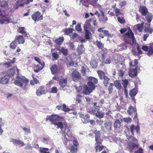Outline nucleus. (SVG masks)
<instances>
[{"label": "nucleus", "instance_id": "obj_38", "mask_svg": "<svg viewBox=\"0 0 153 153\" xmlns=\"http://www.w3.org/2000/svg\"><path fill=\"white\" fill-rule=\"evenodd\" d=\"M126 46L125 44H121L118 45L117 49L118 51H121L126 49Z\"/></svg>", "mask_w": 153, "mask_h": 153}, {"label": "nucleus", "instance_id": "obj_42", "mask_svg": "<svg viewBox=\"0 0 153 153\" xmlns=\"http://www.w3.org/2000/svg\"><path fill=\"white\" fill-rule=\"evenodd\" d=\"M114 11L116 16H118L119 15H123V14L121 10L117 8H116L114 10Z\"/></svg>", "mask_w": 153, "mask_h": 153}, {"label": "nucleus", "instance_id": "obj_62", "mask_svg": "<svg viewBox=\"0 0 153 153\" xmlns=\"http://www.w3.org/2000/svg\"><path fill=\"white\" fill-rule=\"evenodd\" d=\"M80 95H78L76 99V102L77 103H79L81 102V98Z\"/></svg>", "mask_w": 153, "mask_h": 153}, {"label": "nucleus", "instance_id": "obj_1", "mask_svg": "<svg viewBox=\"0 0 153 153\" xmlns=\"http://www.w3.org/2000/svg\"><path fill=\"white\" fill-rule=\"evenodd\" d=\"M87 85H84L83 87L84 93L86 95H89L95 89V85L98 82V79L97 78L91 76L89 77Z\"/></svg>", "mask_w": 153, "mask_h": 153}, {"label": "nucleus", "instance_id": "obj_26", "mask_svg": "<svg viewBox=\"0 0 153 153\" xmlns=\"http://www.w3.org/2000/svg\"><path fill=\"white\" fill-rule=\"evenodd\" d=\"M94 113L96 117L100 119L102 118L105 115L104 113H102L100 111H98Z\"/></svg>", "mask_w": 153, "mask_h": 153}, {"label": "nucleus", "instance_id": "obj_28", "mask_svg": "<svg viewBox=\"0 0 153 153\" xmlns=\"http://www.w3.org/2000/svg\"><path fill=\"white\" fill-rule=\"evenodd\" d=\"M80 5H82L85 7H88L89 5L88 0H79Z\"/></svg>", "mask_w": 153, "mask_h": 153}, {"label": "nucleus", "instance_id": "obj_9", "mask_svg": "<svg viewBox=\"0 0 153 153\" xmlns=\"http://www.w3.org/2000/svg\"><path fill=\"white\" fill-rule=\"evenodd\" d=\"M95 141L97 144H100L102 143V140L100 137V133L99 131H98L95 133Z\"/></svg>", "mask_w": 153, "mask_h": 153}, {"label": "nucleus", "instance_id": "obj_14", "mask_svg": "<svg viewBox=\"0 0 153 153\" xmlns=\"http://www.w3.org/2000/svg\"><path fill=\"white\" fill-rule=\"evenodd\" d=\"M18 32L24 35L25 37H28L27 34L25 31V28L24 27H19L18 30Z\"/></svg>", "mask_w": 153, "mask_h": 153}, {"label": "nucleus", "instance_id": "obj_55", "mask_svg": "<svg viewBox=\"0 0 153 153\" xmlns=\"http://www.w3.org/2000/svg\"><path fill=\"white\" fill-rule=\"evenodd\" d=\"M62 110L65 112H68L70 111V109L68 107H66L65 104L62 105Z\"/></svg>", "mask_w": 153, "mask_h": 153}, {"label": "nucleus", "instance_id": "obj_46", "mask_svg": "<svg viewBox=\"0 0 153 153\" xmlns=\"http://www.w3.org/2000/svg\"><path fill=\"white\" fill-rule=\"evenodd\" d=\"M104 79L103 83L105 86H107L110 80V78L106 76L103 78Z\"/></svg>", "mask_w": 153, "mask_h": 153}, {"label": "nucleus", "instance_id": "obj_44", "mask_svg": "<svg viewBox=\"0 0 153 153\" xmlns=\"http://www.w3.org/2000/svg\"><path fill=\"white\" fill-rule=\"evenodd\" d=\"M94 108L95 109V110L94 111V113H95L98 111H100V107L99 105H97V102L94 103Z\"/></svg>", "mask_w": 153, "mask_h": 153}, {"label": "nucleus", "instance_id": "obj_8", "mask_svg": "<svg viewBox=\"0 0 153 153\" xmlns=\"http://www.w3.org/2000/svg\"><path fill=\"white\" fill-rule=\"evenodd\" d=\"M9 22V18L8 15L3 14L2 16H1V18H0V23L1 24L7 23Z\"/></svg>", "mask_w": 153, "mask_h": 153}, {"label": "nucleus", "instance_id": "obj_12", "mask_svg": "<svg viewBox=\"0 0 153 153\" xmlns=\"http://www.w3.org/2000/svg\"><path fill=\"white\" fill-rule=\"evenodd\" d=\"M9 81V76L5 75L0 78V83L5 84L7 83Z\"/></svg>", "mask_w": 153, "mask_h": 153}, {"label": "nucleus", "instance_id": "obj_23", "mask_svg": "<svg viewBox=\"0 0 153 153\" xmlns=\"http://www.w3.org/2000/svg\"><path fill=\"white\" fill-rule=\"evenodd\" d=\"M84 46L83 45L81 44L79 45L77 50L78 54H82L84 52Z\"/></svg>", "mask_w": 153, "mask_h": 153}, {"label": "nucleus", "instance_id": "obj_59", "mask_svg": "<svg viewBox=\"0 0 153 153\" xmlns=\"http://www.w3.org/2000/svg\"><path fill=\"white\" fill-rule=\"evenodd\" d=\"M8 4L6 1L3 2L1 3V1H0V5L1 7L3 8H6L7 7Z\"/></svg>", "mask_w": 153, "mask_h": 153}, {"label": "nucleus", "instance_id": "obj_33", "mask_svg": "<svg viewBox=\"0 0 153 153\" xmlns=\"http://www.w3.org/2000/svg\"><path fill=\"white\" fill-rule=\"evenodd\" d=\"M17 46V43L16 40L13 41L10 44L9 47L12 49H15Z\"/></svg>", "mask_w": 153, "mask_h": 153}, {"label": "nucleus", "instance_id": "obj_37", "mask_svg": "<svg viewBox=\"0 0 153 153\" xmlns=\"http://www.w3.org/2000/svg\"><path fill=\"white\" fill-rule=\"evenodd\" d=\"M146 18L149 23L151 22L153 18V16L151 13H148L146 15Z\"/></svg>", "mask_w": 153, "mask_h": 153}, {"label": "nucleus", "instance_id": "obj_25", "mask_svg": "<svg viewBox=\"0 0 153 153\" xmlns=\"http://www.w3.org/2000/svg\"><path fill=\"white\" fill-rule=\"evenodd\" d=\"M57 50L59 51L60 53H62L65 56H66L68 54V51L67 49L62 47L61 48H58Z\"/></svg>", "mask_w": 153, "mask_h": 153}, {"label": "nucleus", "instance_id": "obj_21", "mask_svg": "<svg viewBox=\"0 0 153 153\" xmlns=\"http://www.w3.org/2000/svg\"><path fill=\"white\" fill-rule=\"evenodd\" d=\"M16 39L17 40L19 44L21 43L23 44L25 42V39L22 36H18L16 38Z\"/></svg>", "mask_w": 153, "mask_h": 153}, {"label": "nucleus", "instance_id": "obj_48", "mask_svg": "<svg viewBox=\"0 0 153 153\" xmlns=\"http://www.w3.org/2000/svg\"><path fill=\"white\" fill-rule=\"evenodd\" d=\"M78 148L71 146L70 148V152L71 153H76Z\"/></svg>", "mask_w": 153, "mask_h": 153}, {"label": "nucleus", "instance_id": "obj_50", "mask_svg": "<svg viewBox=\"0 0 153 153\" xmlns=\"http://www.w3.org/2000/svg\"><path fill=\"white\" fill-rule=\"evenodd\" d=\"M73 31V29L72 28H68L66 29L65 31V33L67 35H68L69 34L72 33Z\"/></svg>", "mask_w": 153, "mask_h": 153}, {"label": "nucleus", "instance_id": "obj_17", "mask_svg": "<svg viewBox=\"0 0 153 153\" xmlns=\"http://www.w3.org/2000/svg\"><path fill=\"white\" fill-rule=\"evenodd\" d=\"M126 70L124 67L122 68L121 69H120L118 71V75L119 76L122 78H124L125 77L124 73Z\"/></svg>", "mask_w": 153, "mask_h": 153}, {"label": "nucleus", "instance_id": "obj_64", "mask_svg": "<svg viewBox=\"0 0 153 153\" xmlns=\"http://www.w3.org/2000/svg\"><path fill=\"white\" fill-rule=\"evenodd\" d=\"M52 56L54 59L53 60H56L58 58V55L56 53H53L52 54Z\"/></svg>", "mask_w": 153, "mask_h": 153}, {"label": "nucleus", "instance_id": "obj_13", "mask_svg": "<svg viewBox=\"0 0 153 153\" xmlns=\"http://www.w3.org/2000/svg\"><path fill=\"white\" fill-rule=\"evenodd\" d=\"M17 70V74H18V72H19V70L18 69L17 67L16 66L14 67V68H12L11 69H10L8 70L7 71V74L8 75V76H13L14 73V70L15 68Z\"/></svg>", "mask_w": 153, "mask_h": 153}, {"label": "nucleus", "instance_id": "obj_18", "mask_svg": "<svg viewBox=\"0 0 153 153\" xmlns=\"http://www.w3.org/2000/svg\"><path fill=\"white\" fill-rule=\"evenodd\" d=\"M91 19L88 20L86 21L85 22V24L84 25V29L85 30H88V29H90L91 28V25L90 22Z\"/></svg>", "mask_w": 153, "mask_h": 153}, {"label": "nucleus", "instance_id": "obj_31", "mask_svg": "<svg viewBox=\"0 0 153 153\" xmlns=\"http://www.w3.org/2000/svg\"><path fill=\"white\" fill-rule=\"evenodd\" d=\"M64 39L63 37H60L59 38L55 40V42L58 45H60L64 40Z\"/></svg>", "mask_w": 153, "mask_h": 153}, {"label": "nucleus", "instance_id": "obj_11", "mask_svg": "<svg viewBox=\"0 0 153 153\" xmlns=\"http://www.w3.org/2000/svg\"><path fill=\"white\" fill-rule=\"evenodd\" d=\"M136 67L134 69H131L129 71V75L132 77H133L137 75V68Z\"/></svg>", "mask_w": 153, "mask_h": 153}, {"label": "nucleus", "instance_id": "obj_49", "mask_svg": "<svg viewBox=\"0 0 153 153\" xmlns=\"http://www.w3.org/2000/svg\"><path fill=\"white\" fill-rule=\"evenodd\" d=\"M22 129L24 131L25 134L26 135L31 133L30 128H29L24 127Z\"/></svg>", "mask_w": 153, "mask_h": 153}, {"label": "nucleus", "instance_id": "obj_54", "mask_svg": "<svg viewBox=\"0 0 153 153\" xmlns=\"http://www.w3.org/2000/svg\"><path fill=\"white\" fill-rule=\"evenodd\" d=\"M96 45L97 47L100 48L102 49L104 47L103 44L100 42L97 41L96 42Z\"/></svg>", "mask_w": 153, "mask_h": 153}, {"label": "nucleus", "instance_id": "obj_20", "mask_svg": "<svg viewBox=\"0 0 153 153\" xmlns=\"http://www.w3.org/2000/svg\"><path fill=\"white\" fill-rule=\"evenodd\" d=\"M140 10L142 14L144 16H146L148 12L147 9L144 6L141 7H140Z\"/></svg>", "mask_w": 153, "mask_h": 153}, {"label": "nucleus", "instance_id": "obj_24", "mask_svg": "<svg viewBox=\"0 0 153 153\" xmlns=\"http://www.w3.org/2000/svg\"><path fill=\"white\" fill-rule=\"evenodd\" d=\"M37 95L39 96L45 93L44 90L42 86H40L36 92Z\"/></svg>", "mask_w": 153, "mask_h": 153}, {"label": "nucleus", "instance_id": "obj_60", "mask_svg": "<svg viewBox=\"0 0 153 153\" xmlns=\"http://www.w3.org/2000/svg\"><path fill=\"white\" fill-rule=\"evenodd\" d=\"M73 145L72 146H73L75 147H77L78 148L79 146V144L78 142L76 140H73Z\"/></svg>", "mask_w": 153, "mask_h": 153}, {"label": "nucleus", "instance_id": "obj_7", "mask_svg": "<svg viewBox=\"0 0 153 153\" xmlns=\"http://www.w3.org/2000/svg\"><path fill=\"white\" fill-rule=\"evenodd\" d=\"M32 19L35 21H38L42 19V15H41L40 13L39 12H36L32 15Z\"/></svg>", "mask_w": 153, "mask_h": 153}, {"label": "nucleus", "instance_id": "obj_40", "mask_svg": "<svg viewBox=\"0 0 153 153\" xmlns=\"http://www.w3.org/2000/svg\"><path fill=\"white\" fill-rule=\"evenodd\" d=\"M120 122L118 120H117L114 122V127L115 128H119L120 126Z\"/></svg>", "mask_w": 153, "mask_h": 153}, {"label": "nucleus", "instance_id": "obj_22", "mask_svg": "<svg viewBox=\"0 0 153 153\" xmlns=\"http://www.w3.org/2000/svg\"><path fill=\"white\" fill-rule=\"evenodd\" d=\"M127 112L129 115H131L134 113L136 114V110L134 108L131 106L128 108Z\"/></svg>", "mask_w": 153, "mask_h": 153}, {"label": "nucleus", "instance_id": "obj_63", "mask_svg": "<svg viewBox=\"0 0 153 153\" xmlns=\"http://www.w3.org/2000/svg\"><path fill=\"white\" fill-rule=\"evenodd\" d=\"M123 120L127 123H131L132 121L130 117L123 118Z\"/></svg>", "mask_w": 153, "mask_h": 153}, {"label": "nucleus", "instance_id": "obj_5", "mask_svg": "<svg viewBox=\"0 0 153 153\" xmlns=\"http://www.w3.org/2000/svg\"><path fill=\"white\" fill-rule=\"evenodd\" d=\"M107 53L106 51H104L103 50L100 52L99 54V57L101 58L102 60L103 61V63L106 64H109L111 63V60L109 59H107L104 60L105 57Z\"/></svg>", "mask_w": 153, "mask_h": 153}, {"label": "nucleus", "instance_id": "obj_3", "mask_svg": "<svg viewBox=\"0 0 153 153\" xmlns=\"http://www.w3.org/2000/svg\"><path fill=\"white\" fill-rule=\"evenodd\" d=\"M127 137L129 141L131 142V143H128L127 146V148L131 152L134 149L135 146L137 147H139L137 140L133 136L128 135L127 136Z\"/></svg>", "mask_w": 153, "mask_h": 153}, {"label": "nucleus", "instance_id": "obj_36", "mask_svg": "<svg viewBox=\"0 0 153 153\" xmlns=\"http://www.w3.org/2000/svg\"><path fill=\"white\" fill-rule=\"evenodd\" d=\"M97 73L100 79H102L106 76L104 72L102 71H98Z\"/></svg>", "mask_w": 153, "mask_h": 153}, {"label": "nucleus", "instance_id": "obj_53", "mask_svg": "<svg viewBox=\"0 0 153 153\" xmlns=\"http://www.w3.org/2000/svg\"><path fill=\"white\" fill-rule=\"evenodd\" d=\"M90 64L93 68H96L97 66V62L94 60H93L91 61Z\"/></svg>", "mask_w": 153, "mask_h": 153}, {"label": "nucleus", "instance_id": "obj_30", "mask_svg": "<svg viewBox=\"0 0 153 153\" xmlns=\"http://www.w3.org/2000/svg\"><path fill=\"white\" fill-rule=\"evenodd\" d=\"M85 38L87 39H91L92 37V35L91 32L88 30H85Z\"/></svg>", "mask_w": 153, "mask_h": 153}, {"label": "nucleus", "instance_id": "obj_2", "mask_svg": "<svg viewBox=\"0 0 153 153\" xmlns=\"http://www.w3.org/2000/svg\"><path fill=\"white\" fill-rule=\"evenodd\" d=\"M14 84L25 90L27 89V85L28 83V80L25 76L17 74L16 80L14 82Z\"/></svg>", "mask_w": 153, "mask_h": 153}, {"label": "nucleus", "instance_id": "obj_52", "mask_svg": "<svg viewBox=\"0 0 153 153\" xmlns=\"http://www.w3.org/2000/svg\"><path fill=\"white\" fill-rule=\"evenodd\" d=\"M57 126V128H59L61 129L63 128L64 127V126L63 123L62 122H59L58 123H56V124H54Z\"/></svg>", "mask_w": 153, "mask_h": 153}, {"label": "nucleus", "instance_id": "obj_19", "mask_svg": "<svg viewBox=\"0 0 153 153\" xmlns=\"http://www.w3.org/2000/svg\"><path fill=\"white\" fill-rule=\"evenodd\" d=\"M138 92V88H135L130 91L129 95L131 97H133L135 96Z\"/></svg>", "mask_w": 153, "mask_h": 153}, {"label": "nucleus", "instance_id": "obj_34", "mask_svg": "<svg viewBox=\"0 0 153 153\" xmlns=\"http://www.w3.org/2000/svg\"><path fill=\"white\" fill-rule=\"evenodd\" d=\"M104 125L107 130H111V126L112 123L110 122H106L105 123Z\"/></svg>", "mask_w": 153, "mask_h": 153}, {"label": "nucleus", "instance_id": "obj_43", "mask_svg": "<svg viewBox=\"0 0 153 153\" xmlns=\"http://www.w3.org/2000/svg\"><path fill=\"white\" fill-rule=\"evenodd\" d=\"M143 23H142L140 25H137L136 27L139 32H141L143 29Z\"/></svg>", "mask_w": 153, "mask_h": 153}, {"label": "nucleus", "instance_id": "obj_15", "mask_svg": "<svg viewBox=\"0 0 153 153\" xmlns=\"http://www.w3.org/2000/svg\"><path fill=\"white\" fill-rule=\"evenodd\" d=\"M125 35L129 38L131 39L132 41L134 40V34L130 29H129L128 32L125 34Z\"/></svg>", "mask_w": 153, "mask_h": 153}, {"label": "nucleus", "instance_id": "obj_10", "mask_svg": "<svg viewBox=\"0 0 153 153\" xmlns=\"http://www.w3.org/2000/svg\"><path fill=\"white\" fill-rule=\"evenodd\" d=\"M70 131H68L66 133H64L63 136L62 138V139L63 143H66L68 141L70 140H71L70 139L71 136H70Z\"/></svg>", "mask_w": 153, "mask_h": 153}, {"label": "nucleus", "instance_id": "obj_29", "mask_svg": "<svg viewBox=\"0 0 153 153\" xmlns=\"http://www.w3.org/2000/svg\"><path fill=\"white\" fill-rule=\"evenodd\" d=\"M89 115L88 114H86L81 120L84 123H86L89 122Z\"/></svg>", "mask_w": 153, "mask_h": 153}, {"label": "nucleus", "instance_id": "obj_51", "mask_svg": "<svg viewBox=\"0 0 153 153\" xmlns=\"http://www.w3.org/2000/svg\"><path fill=\"white\" fill-rule=\"evenodd\" d=\"M149 26V27L148 28H145V30L146 32L149 33H152L153 31V30L152 29L150 28L149 27L150 26V24L149 23V24H147Z\"/></svg>", "mask_w": 153, "mask_h": 153}, {"label": "nucleus", "instance_id": "obj_27", "mask_svg": "<svg viewBox=\"0 0 153 153\" xmlns=\"http://www.w3.org/2000/svg\"><path fill=\"white\" fill-rule=\"evenodd\" d=\"M59 84L61 87L64 88L67 84V80L65 79H60L59 82Z\"/></svg>", "mask_w": 153, "mask_h": 153}, {"label": "nucleus", "instance_id": "obj_57", "mask_svg": "<svg viewBox=\"0 0 153 153\" xmlns=\"http://www.w3.org/2000/svg\"><path fill=\"white\" fill-rule=\"evenodd\" d=\"M123 82V86L124 88H127V85L128 84V81L126 79L122 80Z\"/></svg>", "mask_w": 153, "mask_h": 153}, {"label": "nucleus", "instance_id": "obj_4", "mask_svg": "<svg viewBox=\"0 0 153 153\" xmlns=\"http://www.w3.org/2000/svg\"><path fill=\"white\" fill-rule=\"evenodd\" d=\"M47 120H49L52 123L55 124L57 122L59 121H64L63 117H60L57 115H53L47 116L46 119Z\"/></svg>", "mask_w": 153, "mask_h": 153}, {"label": "nucleus", "instance_id": "obj_16", "mask_svg": "<svg viewBox=\"0 0 153 153\" xmlns=\"http://www.w3.org/2000/svg\"><path fill=\"white\" fill-rule=\"evenodd\" d=\"M140 127L139 126H135L134 125H132L130 127V131L131 134L134 135V130H135L136 131V132H138L139 130Z\"/></svg>", "mask_w": 153, "mask_h": 153}, {"label": "nucleus", "instance_id": "obj_45", "mask_svg": "<svg viewBox=\"0 0 153 153\" xmlns=\"http://www.w3.org/2000/svg\"><path fill=\"white\" fill-rule=\"evenodd\" d=\"M103 34L104 36H108V37H112L113 36V34L109 33V32L108 30H104L103 32Z\"/></svg>", "mask_w": 153, "mask_h": 153}, {"label": "nucleus", "instance_id": "obj_47", "mask_svg": "<svg viewBox=\"0 0 153 153\" xmlns=\"http://www.w3.org/2000/svg\"><path fill=\"white\" fill-rule=\"evenodd\" d=\"M101 14L102 16V21L103 22L106 21L108 20L107 17L105 16L104 13L102 10H100Z\"/></svg>", "mask_w": 153, "mask_h": 153}, {"label": "nucleus", "instance_id": "obj_6", "mask_svg": "<svg viewBox=\"0 0 153 153\" xmlns=\"http://www.w3.org/2000/svg\"><path fill=\"white\" fill-rule=\"evenodd\" d=\"M72 77L74 81L77 82L81 77L80 74L77 71H74L72 72Z\"/></svg>", "mask_w": 153, "mask_h": 153}, {"label": "nucleus", "instance_id": "obj_32", "mask_svg": "<svg viewBox=\"0 0 153 153\" xmlns=\"http://www.w3.org/2000/svg\"><path fill=\"white\" fill-rule=\"evenodd\" d=\"M51 70L52 74H55L57 72V66L56 65H53L51 68Z\"/></svg>", "mask_w": 153, "mask_h": 153}, {"label": "nucleus", "instance_id": "obj_39", "mask_svg": "<svg viewBox=\"0 0 153 153\" xmlns=\"http://www.w3.org/2000/svg\"><path fill=\"white\" fill-rule=\"evenodd\" d=\"M138 64V61L137 59H135L133 63L132 60H130L129 62V65L130 66L134 67Z\"/></svg>", "mask_w": 153, "mask_h": 153}, {"label": "nucleus", "instance_id": "obj_56", "mask_svg": "<svg viewBox=\"0 0 153 153\" xmlns=\"http://www.w3.org/2000/svg\"><path fill=\"white\" fill-rule=\"evenodd\" d=\"M103 146H100L99 145H97L95 146L96 151L97 152L98 151H101L103 149Z\"/></svg>", "mask_w": 153, "mask_h": 153}, {"label": "nucleus", "instance_id": "obj_35", "mask_svg": "<svg viewBox=\"0 0 153 153\" xmlns=\"http://www.w3.org/2000/svg\"><path fill=\"white\" fill-rule=\"evenodd\" d=\"M39 149V151L41 153H50L48 148L41 147Z\"/></svg>", "mask_w": 153, "mask_h": 153}, {"label": "nucleus", "instance_id": "obj_61", "mask_svg": "<svg viewBox=\"0 0 153 153\" xmlns=\"http://www.w3.org/2000/svg\"><path fill=\"white\" fill-rule=\"evenodd\" d=\"M81 27L80 24L79 23L76 26V30L78 32H81L82 31V28Z\"/></svg>", "mask_w": 153, "mask_h": 153}, {"label": "nucleus", "instance_id": "obj_41", "mask_svg": "<svg viewBox=\"0 0 153 153\" xmlns=\"http://www.w3.org/2000/svg\"><path fill=\"white\" fill-rule=\"evenodd\" d=\"M114 85L116 88L118 89H120L121 88V85L119 81H116L114 82Z\"/></svg>", "mask_w": 153, "mask_h": 153}, {"label": "nucleus", "instance_id": "obj_58", "mask_svg": "<svg viewBox=\"0 0 153 153\" xmlns=\"http://www.w3.org/2000/svg\"><path fill=\"white\" fill-rule=\"evenodd\" d=\"M45 65V63L44 62H42V64H41V66L40 67H39L38 69L34 70V71L36 73H38L39 71L42 70Z\"/></svg>", "mask_w": 153, "mask_h": 153}]
</instances>
